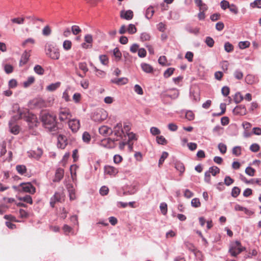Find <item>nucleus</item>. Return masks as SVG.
Returning a JSON list of instances; mask_svg holds the SVG:
<instances>
[{"label":"nucleus","mask_w":261,"mask_h":261,"mask_svg":"<svg viewBox=\"0 0 261 261\" xmlns=\"http://www.w3.org/2000/svg\"><path fill=\"white\" fill-rule=\"evenodd\" d=\"M12 22L18 24H22L24 23L25 17H16L11 19Z\"/></svg>","instance_id":"obj_27"},{"label":"nucleus","mask_w":261,"mask_h":261,"mask_svg":"<svg viewBox=\"0 0 261 261\" xmlns=\"http://www.w3.org/2000/svg\"><path fill=\"white\" fill-rule=\"evenodd\" d=\"M234 114L240 115H245L247 113V110L245 107L243 105L237 106L233 111Z\"/></svg>","instance_id":"obj_13"},{"label":"nucleus","mask_w":261,"mask_h":261,"mask_svg":"<svg viewBox=\"0 0 261 261\" xmlns=\"http://www.w3.org/2000/svg\"><path fill=\"white\" fill-rule=\"evenodd\" d=\"M134 16L133 12L132 10L121 11L120 13V17L126 20H130Z\"/></svg>","instance_id":"obj_15"},{"label":"nucleus","mask_w":261,"mask_h":261,"mask_svg":"<svg viewBox=\"0 0 261 261\" xmlns=\"http://www.w3.org/2000/svg\"><path fill=\"white\" fill-rule=\"evenodd\" d=\"M111 82L118 85H123L127 83L128 79L126 77L116 78L112 80Z\"/></svg>","instance_id":"obj_18"},{"label":"nucleus","mask_w":261,"mask_h":261,"mask_svg":"<svg viewBox=\"0 0 261 261\" xmlns=\"http://www.w3.org/2000/svg\"><path fill=\"white\" fill-rule=\"evenodd\" d=\"M141 68L144 72L147 73H151L153 71L152 66L146 63H142L141 64Z\"/></svg>","instance_id":"obj_22"},{"label":"nucleus","mask_w":261,"mask_h":261,"mask_svg":"<svg viewBox=\"0 0 261 261\" xmlns=\"http://www.w3.org/2000/svg\"><path fill=\"white\" fill-rule=\"evenodd\" d=\"M175 168L176 169V170H178L180 172V174L184 173L185 170L184 164L180 162L175 163Z\"/></svg>","instance_id":"obj_28"},{"label":"nucleus","mask_w":261,"mask_h":261,"mask_svg":"<svg viewBox=\"0 0 261 261\" xmlns=\"http://www.w3.org/2000/svg\"><path fill=\"white\" fill-rule=\"evenodd\" d=\"M174 71V69L173 68H168L164 73V75L165 77H169L173 73Z\"/></svg>","instance_id":"obj_46"},{"label":"nucleus","mask_w":261,"mask_h":261,"mask_svg":"<svg viewBox=\"0 0 261 261\" xmlns=\"http://www.w3.org/2000/svg\"><path fill=\"white\" fill-rule=\"evenodd\" d=\"M16 170L17 172L21 175H24L27 172V168L23 165H18L16 166Z\"/></svg>","instance_id":"obj_21"},{"label":"nucleus","mask_w":261,"mask_h":261,"mask_svg":"<svg viewBox=\"0 0 261 261\" xmlns=\"http://www.w3.org/2000/svg\"><path fill=\"white\" fill-rule=\"evenodd\" d=\"M83 140L85 142L88 143L91 140V136L90 134L85 132L83 134Z\"/></svg>","instance_id":"obj_56"},{"label":"nucleus","mask_w":261,"mask_h":261,"mask_svg":"<svg viewBox=\"0 0 261 261\" xmlns=\"http://www.w3.org/2000/svg\"><path fill=\"white\" fill-rule=\"evenodd\" d=\"M224 49L226 52L230 53L233 50V46L229 42H227L224 44Z\"/></svg>","instance_id":"obj_36"},{"label":"nucleus","mask_w":261,"mask_h":261,"mask_svg":"<svg viewBox=\"0 0 261 261\" xmlns=\"http://www.w3.org/2000/svg\"><path fill=\"white\" fill-rule=\"evenodd\" d=\"M9 128L11 133L17 135L19 132V127L17 125H15L12 123V120L9 122Z\"/></svg>","instance_id":"obj_19"},{"label":"nucleus","mask_w":261,"mask_h":261,"mask_svg":"<svg viewBox=\"0 0 261 261\" xmlns=\"http://www.w3.org/2000/svg\"><path fill=\"white\" fill-rule=\"evenodd\" d=\"M138 56L140 58H144L146 56V51L143 48H141L138 51Z\"/></svg>","instance_id":"obj_63"},{"label":"nucleus","mask_w":261,"mask_h":261,"mask_svg":"<svg viewBox=\"0 0 261 261\" xmlns=\"http://www.w3.org/2000/svg\"><path fill=\"white\" fill-rule=\"evenodd\" d=\"M191 205L194 207H199L201 205V203L198 198H195L192 200Z\"/></svg>","instance_id":"obj_41"},{"label":"nucleus","mask_w":261,"mask_h":261,"mask_svg":"<svg viewBox=\"0 0 261 261\" xmlns=\"http://www.w3.org/2000/svg\"><path fill=\"white\" fill-rule=\"evenodd\" d=\"M114 56L118 60H120L121 57V53L118 48H115L113 50Z\"/></svg>","instance_id":"obj_52"},{"label":"nucleus","mask_w":261,"mask_h":261,"mask_svg":"<svg viewBox=\"0 0 261 261\" xmlns=\"http://www.w3.org/2000/svg\"><path fill=\"white\" fill-rule=\"evenodd\" d=\"M160 208L161 211V213L164 215H165L167 213V204L163 202L160 204Z\"/></svg>","instance_id":"obj_38"},{"label":"nucleus","mask_w":261,"mask_h":261,"mask_svg":"<svg viewBox=\"0 0 261 261\" xmlns=\"http://www.w3.org/2000/svg\"><path fill=\"white\" fill-rule=\"evenodd\" d=\"M71 31L72 33L76 35L81 32L82 30L77 25H73L71 27Z\"/></svg>","instance_id":"obj_51"},{"label":"nucleus","mask_w":261,"mask_h":261,"mask_svg":"<svg viewBox=\"0 0 261 261\" xmlns=\"http://www.w3.org/2000/svg\"><path fill=\"white\" fill-rule=\"evenodd\" d=\"M34 105L38 108H46L45 100L41 98H37L33 101Z\"/></svg>","instance_id":"obj_17"},{"label":"nucleus","mask_w":261,"mask_h":261,"mask_svg":"<svg viewBox=\"0 0 261 261\" xmlns=\"http://www.w3.org/2000/svg\"><path fill=\"white\" fill-rule=\"evenodd\" d=\"M60 83H56L51 84L47 87V89L49 91H54L56 90L60 86Z\"/></svg>","instance_id":"obj_42"},{"label":"nucleus","mask_w":261,"mask_h":261,"mask_svg":"<svg viewBox=\"0 0 261 261\" xmlns=\"http://www.w3.org/2000/svg\"><path fill=\"white\" fill-rule=\"evenodd\" d=\"M17 82L15 79H11L9 82V87L10 88H15L17 86Z\"/></svg>","instance_id":"obj_61"},{"label":"nucleus","mask_w":261,"mask_h":261,"mask_svg":"<svg viewBox=\"0 0 261 261\" xmlns=\"http://www.w3.org/2000/svg\"><path fill=\"white\" fill-rule=\"evenodd\" d=\"M156 139L158 143L160 144L166 145L167 143V141L163 136H157Z\"/></svg>","instance_id":"obj_37"},{"label":"nucleus","mask_w":261,"mask_h":261,"mask_svg":"<svg viewBox=\"0 0 261 261\" xmlns=\"http://www.w3.org/2000/svg\"><path fill=\"white\" fill-rule=\"evenodd\" d=\"M240 189L239 188L235 187L232 189L231 195L233 197H237L240 194Z\"/></svg>","instance_id":"obj_53"},{"label":"nucleus","mask_w":261,"mask_h":261,"mask_svg":"<svg viewBox=\"0 0 261 261\" xmlns=\"http://www.w3.org/2000/svg\"><path fill=\"white\" fill-rule=\"evenodd\" d=\"M34 70L35 72L39 75H42L44 73V69L39 65H37L34 67Z\"/></svg>","instance_id":"obj_34"},{"label":"nucleus","mask_w":261,"mask_h":261,"mask_svg":"<svg viewBox=\"0 0 261 261\" xmlns=\"http://www.w3.org/2000/svg\"><path fill=\"white\" fill-rule=\"evenodd\" d=\"M33 156L36 159H39L43 153V151L41 148H38L36 150L33 151Z\"/></svg>","instance_id":"obj_33"},{"label":"nucleus","mask_w":261,"mask_h":261,"mask_svg":"<svg viewBox=\"0 0 261 261\" xmlns=\"http://www.w3.org/2000/svg\"><path fill=\"white\" fill-rule=\"evenodd\" d=\"M67 145V140L66 137L63 135H59L58 137V147L64 149Z\"/></svg>","instance_id":"obj_9"},{"label":"nucleus","mask_w":261,"mask_h":261,"mask_svg":"<svg viewBox=\"0 0 261 261\" xmlns=\"http://www.w3.org/2000/svg\"><path fill=\"white\" fill-rule=\"evenodd\" d=\"M18 199L20 201H23L29 204L33 203V200L32 197L30 195H26L24 197H20L18 198Z\"/></svg>","instance_id":"obj_30"},{"label":"nucleus","mask_w":261,"mask_h":261,"mask_svg":"<svg viewBox=\"0 0 261 261\" xmlns=\"http://www.w3.org/2000/svg\"><path fill=\"white\" fill-rule=\"evenodd\" d=\"M72 116L70 111L69 109L64 108H61L59 111V117L61 121H64L71 118Z\"/></svg>","instance_id":"obj_4"},{"label":"nucleus","mask_w":261,"mask_h":261,"mask_svg":"<svg viewBox=\"0 0 261 261\" xmlns=\"http://www.w3.org/2000/svg\"><path fill=\"white\" fill-rule=\"evenodd\" d=\"M250 6L252 8H261V0H255L253 3L250 4Z\"/></svg>","instance_id":"obj_45"},{"label":"nucleus","mask_w":261,"mask_h":261,"mask_svg":"<svg viewBox=\"0 0 261 261\" xmlns=\"http://www.w3.org/2000/svg\"><path fill=\"white\" fill-rule=\"evenodd\" d=\"M244 249L245 248L241 246V243L239 241H236L230 247L229 252L232 256H236Z\"/></svg>","instance_id":"obj_3"},{"label":"nucleus","mask_w":261,"mask_h":261,"mask_svg":"<svg viewBox=\"0 0 261 261\" xmlns=\"http://www.w3.org/2000/svg\"><path fill=\"white\" fill-rule=\"evenodd\" d=\"M128 32L130 34H133L137 32V29L135 25L130 24L127 28Z\"/></svg>","instance_id":"obj_55"},{"label":"nucleus","mask_w":261,"mask_h":261,"mask_svg":"<svg viewBox=\"0 0 261 261\" xmlns=\"http://www.w3.org/2000/svg\"><path fill=\"white\" fill-rule=\"evenodd\" d=\"M68 125L72 132H76L80 127V121L75 119L70 120L68 121Z\"/></svg>","instance_id":"obj_8"},{"label":"nucleus","mask_w":261,"mask_h":261,"mask_svg":"<svg viewBox=\"0 0 261 261\" xmlns=\"http://www.w3.org/2000/svg\"><path fill=\"white\" fill-rule=\"evenodd\" d=\"M51 32V30L48 25H46L42 30V34L45 36H49Z\"/></svg>","instance_id":"obj_43"},{"label":"nucleus","mask_w":261,"mask_h":261,"mask_svg":"<svg viewBox=\"0 0 261 261\" xmlns=\"http://www.w3.org/2000/svg\"><path fill=\"white\" fill-rule=\"evenodd\" d=\"M218 148L220 151L223 154L225 153L226 152L227 147L226 145H225L223 143H219L218 145Z\"/></svg>","instance_id":"obj_57"},{"label":"nucleus","mask_w":261,"mask_h":261,"mask_svg":"<svg viewBox=\"0 0 261 261\" xmlns=\"http://www.w3.org/2000/svg\"><path fill=\"white\" fill-rule=\"evenodd\" d=\"M250 45V42L249 41H241L239 43V46L241 49H245L247 48Z\"/></svg>","instance_id":"obj_48"},{"label":"nucleus","mask_w":261,"mask_h":261,"mask_svg":"<svg viewBox=\"0 0 261 261\" xmlns=\"http://www.w3.org/2000/svg\"><path fill=\"white\" fill-rule=\"evenodd\" d=\"M14 68L12 65L6 64L4 65V70L6 73L10 74L13 71Z\"/></svg>","instance_id":"obj_40"},{"label":"nucleus","mask_w":261,"mask_h":261,"mask_svg":"<svg viewBox=\"0 0 261 261\" xmlns=\"http://www.w3.org/2000/svg\"><path fill=\"white\" fill-rule=\"evenodd\" d=\"M35 43V40L32 38H29L25 40L22 43V46L23 47H26L28 46L29 44L34 45Z\"/></svg>","instance_id":"obj_23"},{"label":"nucleus","mask_w":261,"mask_h":261,"mask_svg":"<svg viewBox=\"0 0 261 261\" xmlns=\"http://www.w3.org/2000/svg\"><path fill=\"white\" fill-rule=\"evenodd\" d=\"M243 99V96L240 92H237L235 94L234 96V101L236 103H238L242 101Z\"/></svg>","instance_id":"obj_35"},{"label":"nucleus","mask_w":261,"mask_h":261,"mask_svg":"<svg viewBox=\"0 0 261 261\" xmlns=\"http://www.w3.org/2000/svg\"><path fill=\"white\" fill-rule=\"evenodd\" d=\"M72 42L70 40H66L63 42V47L65 50H69L71 48Z\"/></svg>","instance_id":"obj_26"},{"label":"nucleus","mask_w":261,"mask_h":261,"mask_svg":"<svg viewBox=\"0 0 261 261\" xmlns=\"http://www.w3.org/2000/svg\"><path fill=\"white\" fill-rule=\"evenodd\" d=\"M229 10L231 12L233 13L234 14H237L238 13V9L237 7L234 4L230 5V7H229Z\"/></svg>","instance_id":"obj_64"},{"label":"nucleus","mask_w":261,"mask_h":261,"mask_svg":"<svg viewBox=\"0 0 261 261\" xmlns=\"http://www.w3.org/2000/svg\"><path fill=\"white\" fill-rule=\"evenodd\" d=\"M116 141H117V140H112L110 138H106L101 141L100 145V146L106 148H114L116 146V144L115 143Z\"/></svg>","instance_id":"obj_5"},{"label":"nucleus","mask_w":261,"mask_h":261,"mask_svg":"<svg viewBox=\"0 0 261 261\" xmlns=\"http://www.w3.org/2000/svg\"><path fill=\"white\" fill-rule=\"evenodd\" d=\"M255 172V169L250 167H248L245 169V173L251 176H252L254 175Z\"/></svg>","instance_id":"obj_47"},{"label":"nucleus","mask_w":261,"mask_h":261,"mask_svg":"<svg viewBox=\"0 0 261 261\" xmlns=\"http://www.w3.org/2000/svg\"><path fill=\"white\" fill-rule=\"evenodd\" d=\"M61 200V195L59 193H56L51 198V201L50 202V205L53 207H54L55 204L56 202H60Z\"/></svg>","instance_id":"obj_20"},{"label":"nucleus","mask_w":261,"mask_h":261,"mask_svg":"<svg viewBox=\"0 0 261 261\" xmlns=\"http://www.w3.org/2000/svg\"><path fill=\"white\" fill-rule=\"evenodd\" d=\"M154 13V11L153 10V8L152 7H149L146 11V17L148 19H150L152 17Z\"/></svg>","instance_id":"obj_24"},{"label":"nucleus","mask_w":261,"mask_h":261,"mask_svg":"<svg viewBox=\"0 0 261 261\" xmlns=\"http://www.w3.org/2000/svg\"><path fill=\"white\" fill-rule=\"evenodd\" d=\"M205 43L208 46L212 47L214 44V40L212 38L207 37L205 39Z\"/></svg>","instance_id":"obj_49"},{"label":"nucleus","mask_w":261,"mask_h":261,"mask_svg":"<svg viewBox=\"0 0 261 261\" xmlns=\"http://www.w3.org/2000/svg\"><path fill=\"white\" fill-rule=\"evenodd\" d=\"M46 55L53 60H58L60 57L59 49L55 47L50 43H46L45 46Z\"/></svg>","instance_id":"obj_2"},{"label":"nucleus","mask_w":261,"mask_h":261,"mask_svg":"<svg viewBox=\"0 0 261 261\" xmlns=\"http://www.w3.org/2000/svg\"><path fill=\"white\" fill-rule=\"evenodd\" d=\"M41 120L44 127L50 132L56 131L57 129L56 117L49 113H44L42 114Z\"/></svg>","instance_id":"obj_1"},{"label":"nucleus","mask_w":261,"mask_h":261,"mask_svg":"<svg viewBox=\"0 0 261 261\" xmlns=\"http://www.w3.org/2000/svg\"><path fill=\"white\" fill-rule=\"evenodd\" d=\"M233 75L237 80H241L243 79L244 74L242 71L238 69L234 71Z\"/></svg>","instance_id":"obj_31"},{"label":"nucleus","mask_w":261,"mask_h":261,"mask_svg":"<svg viewBox=\"0 0 261 261\" xmlns=\"http://www.w3.org/2000/svg\"><path fill=\"white\" fill-rule=\"evenodd\" d=\"M99 58L101 64L105 65H106L108 64L109 59L106 55H100L99 56Z\"/></svg>","instance_id":"obj_44"},{"label":"nucleus","mask_w":261,"mask_h":261,"mask_svg":"<svg viewBox=\"0 0 261 261\" xmlns=\"http://www.w3.org/2000/svg\"><path fill=\"white\" fill-rule=\"evenodd\" d=\"M208 172L211 173L213 176H215L220 172V169L217 166H213L209 168Z\"/></svg>","instance_id":"obj_32"},{"label":"nucleus","mask_w":261,"mask_h":261,"mask_svg":"<svg viewBox=\"0 0 261 261\" xmlns=\"http://www.w3.org/2000/svg\"><path fill=\"white\" fill-rule=\"evenodd\" d=\"M221 92H222V94L224 96H227L229 95V92H230L229 88L227 86H224L222 88Z\"/></svg>","instance_id":"obj_62"},{"label":"nucleus","mask_w":261,"mask_h":261,"mask_svg":"<svg viewBox=\"0 0 261 261\" xmlns=\"http://www.w3.org/2000/svg\"><path fill=\"white\" fill-rule=\"evenodd\" d=\"M107 114L106 111L103 110L97 111L93 116V119L95 121L100 122L106 119Z\"/></svg>","instance_id":"obj_6"},{"label":"nucleus","mask_w":261,"mask_h":261,"mask_svg":"<svg viewBox=\"0 0 261 261\" xmlns=\"http://www.w3.org/2000/svg\"><path fill=\"white\" fill-rule=\"evenodd\" d=\"M79 68L83 71V73L86 74L88 71L87 63L86 62H80L79 63Z\"/></svg>","instance_id":"obj_29"},{"label":"nucleus","mask_w":261,"mask_h":261,"mask_svg":"<svg viewBox=\"0 0 261 261\" xmlns=\"http://www.w3.org/2000/svg\"><path fill=\"white\" fill-rule=\"evenodd\" d=\"M220 6L222 9L226 10L230 7L229 3L225 0H223L220 3Z\"/></svg>","instance_id":"obj_54"},{"label":"nucleus","mask_w":261,"mask_h":261,"mask_svg":"<svg viewBox=\"0 0 261 261\" xmlns=\"http://www.w3.org/2000/svg\"><path fill=\"white\" fill-rule=\"evenodd\" d=\"M20 186L22 188L23 191L34 194L36 192V188L30 182L21 183Z\"/></svg>","instance_id":"obj_7"},{"label":"nucleus","mask_w":261,"mask_h":261,"mask_svg":"<svg viewBox=\"0 0 261 261\" xmlns=\"http://www.w3.org/2000/svg\"><path fill=\"white\" fill-rule=\"evenodd\" d=\"M140 39L142 41H148L150 40V36L148 33H142L141 35Z\"/></svg>","instance_id":"obj_50"},{"label":"nucleus","mask_w":261,"mask_h":261,"mask_svg":"<svg viewBox=\"0 0 261 261\" xmlns=\"http://www.w3.org/2000/svg\"><path fill=\"white\" fill-rule=\"evenodd\" d=\"M150 131V133L153 136L159 135L161 133L160 130L156 127H151Z\"/></svg>","instance_id":"obj_58"},{"label":"nucleus","mask_w":261,"mask_h":261,"mask_svg":"<svg viewBox=\"0 0 261 261\" xmlns=\"http://www.w3.org/2000/svg\"><path fill=\"white\" fill-rule=\"evenodd\" d=\"M168 152L164 151L162 153V154L159 161V166L160 167L164 162L165 160L168 157Z\"/></svg>","instance_id":"obj_39"},{"label":"nucleus","mask_w":261,"mask_h":261,"mask_svg":"<svg viewBox=\"0 0 261 261\" xmlns=\"http://www.w3.org/2000/svg\"><path fill=\"white\" fill-rule=\"evenodd\" d=\"M232 153L236 156H239L241 154V148L239 146L234 147L232 149Z\"/></svg>","instance_id":"obj_60"},{"label":"nucleus","mask_w":261,"mask_h":261,"mask_svg":"<svg viewBox=\"0 0 261 261\" xmlns=\"http://www.w3.org/2000/svg\"><path fill=\"white\" fill-rule=\"evenodd\" d=\"M118 169L114 167L109 165L106 166L105 167V173L106 174L115 176L118 173Z\"/></svg>","instance_id":"obj_10"},{"label":"nucleus","mask_w":261,"mask_h":261,"mask_svg":"<svg viewBox=\"0 0 261 261\" xmlns=\"http://www.w3.org/2000/svg\"><path fill=\"white\" fill-rule=\"evenodd\" d=\"M139 45L138 44L134 43L130 47V51L132 53H136L139 49Z\"/></svg>","instance_id":"obj_59"},{"label":"nucleus","mask_w":261,"mask_h":261,"mask_svg":"<svg viewBox=\"0 0 261 261\" xmlns=\"http://www.w3.org/2000/svg\"><path fill=\"white\" fill-rule=\"evenodd\" d=\"M35 82V78L33 76H30L27 80L23 82V87L27 88L33 84Z\"/></svg>","instance_id":"obj_25"},{"label":"nucleus","mask_w":261,"mask_h":261,"mask_svg":"<svg viewBox=\"0 0 261 261\" xmlns=\"http://www.w3.org/2000/svg\"><path fill=\"white\" fill-rule=\"evenodd\" d=\"M115 136L121 138L124 133L121 123H117L114 127L113 131Z\"/></svg>","instance_id":"obj_12"},{"label":"nucleus","mask_w":261,"mask_h":261,"mask_svg":"<svg viewBox=\"0 0 261 261\" xmlns=\"http://www.w3.org/2000/svg\"><path fill=\"white\" fill-rule=\"evenodd\" d=\"M64 174V171L61 168H59L57 169L55 173V176L53 179L54 182H59L63 177Z\"/></svg>","instance_id":"obj_14"},{"label":"nucleus","mask_w":261,"mask_h":261,"mask_svg":"<svg viewBox=\"0 0 261 261\" xmlns=\"http://www.w3.org/2000/svg\"><path fill=\"white\" fill-rule=\"evenodd\" d=\"M30 52L31 50L29 51H28L27 50H25L23 52L19 61L20 66H22L27 63L31 56Z\"/></svg>","instance_id":"obj_11"},{"label":"nucleus","mask_w":261,"mask_h":261,"mask_svg":"<svg viewBox=\"0 0 261 261\" xmlns=\"http://www.w3.org/2000/svg\"><path fill=\"white\" fill-rule=\"evenodd\" d=\"M99 133L103 136H108L111 135L113 133V130L107 126L103 125L99 128Z\"/></svg>","instance_id":"obj_16"}]
</instances>
